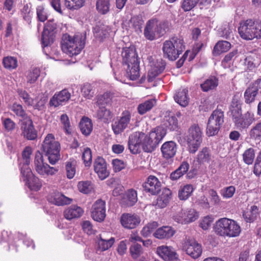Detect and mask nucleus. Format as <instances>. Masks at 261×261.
I'll return each mask as SVG.
<instances>
[{"instance_id": "1", "label": "nucleus", "mask_w": 261, "mask_h": 261, "mask_svg": "<svg viewBox=\"0 0 261 261\" xmlns=\"http://www.w3.org/2000/svg\"><path fill=\"white\" fill-rule=\"evenodd\" d=\"M163 127L155 128L149 135L141 132H134L128 138V146L130 152L138 154L142 149L144 151H152L163 138Z\"/></svg>"}, {"instance_id": "2", "label": "nucleus", "mask_w": 261, "mask_h": 261, "mask_svg": "<svg viewBox=\"0 0 261 261\" xmlns=\"http://www.w3.org/2000/svg\"><path fill=\"white\" fill-rule=\"evenodd\" d=\"M229 111L232 121L239 130L247 129L255 121L253 113L247 111L242 114L241 103L236 96H234L232 99Z\"/></svg>"}, {"instance_id": "3", "label": "nucleus", "mask_w": 261, "mask_h": 261, "mask_svg": "<svg viewBox=\"0 0 261 261\" xmlns=\"http://www.w3.org/2000/svg\"><path fill=\"white\" fill-rule=\"evenodd\" d=\"M123 62L127 65V76L136 80L140 76L139 62L134 47L123 48L122 51Z\"/></svg>"}, {"instance_id": "4", "label": "nucleus", "mask_w": 261, "mask_h": 261, "mask_svg": "<svg viewBox=\"0 0 261 261\" xmlns=\"http://www.w3.org/2000/svg\"><path fill=\"white\" fill-rule=\"evenodd\" d=\"M86 36L78 34L73 37L65 35L62 38L61 47L63 51L70 57L78 55L85 46Z\"/></svg>"}, {"instance_id": "5", "label": "nucleus", "mask_w": 261, "mask_h": 261, "mask_svg": "<svg viewBox=\"0 0 261 261\" xmlns=\"http://www.w3.org/2000/svg\"><path fill=\"white\" fill-rule=\"evenodd\" d=\"M215 231L220 236L233 238L240 234L241 227L236 221L222 218L216 221Z\"/></svg>"}, {"instance_id": "6", "label": "nucleus", "mask_w": 261, "mask_h": 261, "mask_svg": "<svg viewBox=\"0 0 261 261\" xmlns=\"http://www.w3.org/2000/svg\"><path fill=\"white\" fill-rule=\"evenodd\" d=\"M45 155L48 158L50 164L55 165L60 159V144L54 136L48 134L45 138L42 145Z\"/></svg>"}, {"instance_id": "7", "label": "nucleus", "mask_w": 261, "mask_h": 261, "mask_svg": "<svg viewBox=\"0 0 261 261\" xmlns=\"http://www.w3.org/2000/svg\"><path fill=\"white\" fill-rule=\"evenodd\" d=\"M186 140L191 153H195L202 142V133L197 124L192 125L189 128Z\"/></svg>"}, {"instance_id": "8", "label": "nucleus", "mask_w": 261, "mask_h": 261, "mask_svg": "<svg viewBox=\"0 0 261 261\" xmlns=\"http://www.w3.org/2000/svg\"><path fill=\"white\" fill-rule=\"evenodd\" d=\"M183 39L173 37L164 42V54L171 61H175L185 49Z\"/></svg>"}, {"instance_id": "9", "label": "nucleus", "mask_w": 261, "mask_h": 261, "mask_svg": "<svg viewBox=\"0 0 261 261\" xmlns=\"http://www.w3.org/2000/svg\"><path fill=\"white\" fill-rule=\"evenodd\" d=\"M224 122V112L216 109L211 115L206 127V135L208 136L216 135Z\"/></svg>"}, {"instance_id": "10", "label": "nucleus", "mask_w": 261, "mask_h": 261, "mask_svg": "<svg viewBox=\"0 0 261 261\" xmlns=\"http://www.w3.org/2000/svg\"><path fill=\"white\" fill-rule=\"evenodd\" d=\"M33 167L34 170L44 177L53 175L58 171V169L44 162L43 156L39 151L35 153Z\"/></svg>"}, {"instance_id": "11", "label": "nucleus", "mask_w": 261, "mask_h": 261, "mask_svg": "<svg viewBox=\"0 0 261 261\" xmlns=\"http://www.w3.org/2000/svg\"><path fill=\"white\" fill-rule=\"evenodd\" d=\"M57 24L54 20H48L45 24L42 34V44L43 52L47 55V49L54 42L55 38V31Z\"/></svg>"}, {"instance_id": "12", "label": "nucleus", "mask_w": 261, "mask_h": 261, "mask_svg": "<svg viewBox=\"0 0 261 261\" xmlns=\"http://www.w3.org/2000/svg\"><path fill=\"white\" fill-rule=\"evenodd\" d=\"M163 22L156 18L148 20L146 24L144 31L145 38L153 40L162 36Z\"/></svg>"}, {"instance_id": "13", "label": "nucleus", "mask_w": 261, "mask_h": 261, "mask_svg": "<svg viewBox=\"0 0 261 261\" xmlns=\"http://www.w3.org/2000/svg\"><path fill=\"white\" fill-rule=\"evenodd\" d=\"M255 29V21L249 19L240 23L238 32L242 39L251 40L256 38Z\"/></svg>"}, {"instance_id": "14", "label": "nucleus", "mask_w": 261, "mask_h": 261, "mask_svg": "<svg viewBox=\"0 0 261 261\" xmlns=\"http://www.w3.org/2000/svg\"><path fill=\"white\" fill-rule=\"evenodd\" d=\"M183 250L194 259L199 257L202 252L201 244L195 240L190 239L186 240L183 244Z\"/></svg>"}, {"instance_id": "15", "label": "nucleus", "mask_w": 261, "mask_h": 261, "mask_svg": "<svg viewBox=\"0 0 261 261\" xmlns=\"http://www.w3.org/2000/svg\"><path fill=\"white\" fill-rule=\"evenodd\" d=\"M130 114L128 111L123 112L120 118L114 121L112 124V129L115 135L121 133L129 124Z\"/></svg>"}, {"instance_id": "16", "label": "nucleus", "mask_w": 261, "mask_h": 261, "mask_svg": "<svg viewBox=\"0 0 261 261\" xmlns=\"http://www.w3.org/2000/svg\"><path fill=\"white\" fill-rule=\"evenodd\" d=\"M21 135L29 140H34L37 137V132L30 118H26L21 124Z\"/></svg>"}, {"instance_id": "17", "label": "nucleus", "mask_w": 261, "mask_h": 261, "mask_svg": "<svg viewBox=\"0 0 261 261\" xmlns=\"http://www.w3.org/2000/svg\"><path fill=\"white\" fill-rule=\"evenodd\" d=\"M161 182L158 178L153 175L148 176L143 185L144 190L151 195L158 194L161 191Z\"/></svg>"}, {"instance_id": "18", "label": "nucleus", "mask_w": 261, "mask_h": 261, "mask_svg": "<svg viewBox=\"0 0 261 261\" xmlns=\"http://www.w3.org/2000/svg\"><path fill=\"white\" fill-rule=\"evenodd\" d=\"M91 216L96 221L101 222L106 217V203L101 199L96 200L93 204Z\"/></svg>"}, {"instance_id": "19", "label": "nucleus", "mask_w": 261, "mask_h": 261, "mask_svg": "<svg viewBox=\"0 0 261 261\" xmlns=\"http://www.w3.org/2000/svg\"><path fill=\"white\" fill-rule=\"evenodd\" d=\"M140 217L135 214H123L120 217L121 225L126 228L133 229L140 223Z\"/></svg>"}, {"instance_id": "20", "label": "nucleus", "mask_w": 261, "mask_h": 261, "mask_svg": "<svg viewBox=\"0 0 261 261\" xmlns=\"http://www.w3.org/2000/svg\"><path fill=\"white\" fill-rule=\"evenodd\" d=\"M94 170L101 180H103L109 175V172L107 169V163L105 160L101 157H98L94 161Z\"/></svg>"}, {"instance_id": "21", "label": "nucleus", "mask_w": 261, "mask_h": 261, "mask_svg": "<svg viewBox=\"0 0 261 261\" xmlns=\"http://www.w3.org/2000/svg\"><path fill=\"white\" fill-rule=\"evenodd\" d=\"M260 82L261 79H258L246 89L244 93V98L246 103H250L254 100L259 89H261Z\"/></svg>"}, {"instance_id": "22", "label": "nucleus", "mask_w": 261, "mask_h": 261, "mask_svg": "<svg viewBox=\"0 0 261 261\" xmlns=\"http://www.w3.org/2000/svg\"><path fill=\"white\" fill-rule=\"evenodd\" d=\"M71 97L70 93L67 89H64L62 91L56 93L50 99L49 103L55 107L63 105L66 103Z\"/></svg>"}, {"instance_id": "23", "label": "nucleus", "mask_w": 261, "mask_h": 261, "mask_svg": "<svg viewBox=\"0 0 261 261\" xmlns=\"http://www.w3.org/2000/svg\"><path fill=\"white\" fill-rule=\"evenodd\" d=\"M176 152V145L172 141H167L164 143V159H166L168 161L164 160V164H170L173 162L172 158L175 154Z\"/></svg>"}, {"instance_id": "24", "label": "nucleus", "mask_w": 261, "mask_h": 261, "mask_svg": "<svg viewBox=\"0 0 261 261\" xmlns=\"http://www.w3.org/2000/svg\"><path fill=\"white\" fill-rule=\"evenodd\" d=\"M164 127L171 131L177 130L178 121L174 114L171 112H166L164 116Z\"/></svg>"}, {"instance_id": "25", "label": "nucleus", "mask_w": 261, "mask_h": 261, "mask_svg": "<svg viewBox=\"0 0 261 261\" xmlns=\"http://www.w3.org/2000/svg\"><path fill=\"white\" fill-rule=\"evenodd\" d=\"M49 201L58 206L69 204L72 202V199L68 198L60 192H54L49 198Z\"/></svg>"}, {"instance_id": "26", "label": "nucleus", "mask_w": 261, "mask_h": 261, "mask_svg": "<svg viewBox=\"0 0 261 261\" xmlns=\"http://www.w3.org/2000/svg\"><path fill=\"white\" fill-rule=\"evenodd\" d=\"M83 213L82 208L77 205H71L64 212V216L67 220H71L80 217Z\"/></svg>"}, {"instance_id": "27", "label": "nucleus", "mask_w": 261, "mask_h": 261, "mask_svg": "<svg viewBox=\"0 0 261 261\" xmlns=\"http://www.w3.org/2000/svg\"><path fill=\"white\" fill-rule=\"evenodd\" d=\"M137 191L133 189L128 190L124 194L122 202L127 206L134 205L137 201Z\"/></svg>"}, {"instance_id": "28", "label": "nucleus", "mask_w": 261, "mask_h": 261, "mask_svg": "<svg viewBox=\"0 0 261 261\" xmlns=\"http://www.w3.org/2000/svg\"><path fill=\"white\" fill-rule=\"evenodd\" d=\"M188 93V90L187 89L179 91L174 97L175 101L181 107H186L189 103V99Z\"/></svg>"}, {"instance_id": "29", "label": "nucleus", "mask_w": 261, "mask_h": 261, "mask_svg": "<svg viewBox=\"0 0 261 261\" xmlns=\"http://www.w3.org/2000/svg\"><path fill=\"white\" fill-rule=\"evenodd\" d=\"M218 85V79L215 76H212L201 84L200 87L203 91L208 92L215 89Z\"/></svg>"}, {"instance_id": "30", "label": "nucleus", "mask_w": 261, "mask_h": 261, "mask_svg": "<svg viewBox=\"0 0 261 261\" xmlns=\"http://www.w3.org/2000/svg\"><path fill=\"white\" fill-rule=\"evenodd\" d=\"M164 261H179V255L172 247L164 246Z\"/></svg>"}, {"instance_id": "31", "label": "nucleus", "mask_w": 261, "mask_h": 261, "mask_svg": "<svg viewBox=\"0 0 261 261\" xmlns=\"http://www.w3.org/2000/svg\"><path fill=\"white\" fill-rule=\"evenodd\" d=\"M156 101L155 99L152 98L139 105L138 107V113L143 115L145 114L147 112L150 111L155 105Z\"/></svg>"}, {"instance_id": "32", "label": "nucleus", "mask_w": 261, "mask_h": 261, "mask_svg": "<svg viewBox=\"0 0 261 261\" xmlns=\"http://www.w3.org/2000/svg\"><path fill=\"white\" fill-rule=\"evenodd\" d=\"M79 126L81 132L85 136L90 135L93 129L91 120L88 118H83L80 121Z\"/></svg>"}, {"instance_id": "33", "label": "nucleus", "mask_w": 261, "mask_h": 261, "mask_svg": "<svg viewBox=\"0 0 261 261\" xmlns=\"http://www.w3.org/2000/svg\"><path fill=\"white\" fill-rule=\"evenodd\" d=\"M97 117L103 122L107 123L111 120L113 115L111 112L105 107H99L97 113Z\"/></svg>"}, {"instance_id": "34", "label": "nucleus", "mask_w": 261, "mask_h": 261, "mask_svg": "<svg viewBox=\"0 0 261 261\" xmlns=\"http://www.w3.org/2000/svg\"><path fill=\"white\" fill-rule=\"evenodd\" d=\"M230 43L227 41H220L215 45L213 53L215 55L227 51L230 48Z\"/></svg>"}, {"instance_id": "35", "label": "nucleus", "mask_w": 261, "mask_h": 261, "mask_svg": "<svg viewBox=\"0 0 261 261\" xmlns=\"http://www.w3.org/2000/svg\"><path fill=\"white\" fill-rule=\"evenodd\" d=\"M144 21L141 16H134L132 17L129 21V27L134 29L137 33L142 32V26Z\"/></svg>"}, {"instance_id": "36", "label": "nucleus", "mask_w": 261, "mask_h": 261, "mask_svg": "<svg viewBox=\"0 0 261 261\" xmlns=\"http://www.w3.org/2000/svg\"><path fill=\"white\" fill-rule=\"evenodd\" d=\"M109 30L108 27L103 25L96 26L94 29V36L100 40H102L108 36Z\"/></svg>"}, {"instance_id": "37", "label": "nucleus", "mask_w": 261, "mask_h": 261, "mask_svg": "<svg viewBox=\"0 0 261 261\" xmlns=\"http://www.w3.org/2000/svg\"><path fill=\"white\" fill-rule=\"evenodd\" d=\"M65 170L67 177L72 179L75 175L76 172V161L74 160H69L65 163Z\"/></svg>"}, {"instance_id": "38", "label": "nucleus", "mask_w": 261, "mask_h": 261, "mask_svg": "<svg viewBox=\"0 0 261 261\" xmlns=\"http://www.w3.org/2000/svg\"><path fill=\"white\" fill-rule=\"evenodd\" d=\"M96 7L99 13L105 14L110 10V0H96Z\"/></svg>"}, {"instance_id": "39", "label": "nucleus", "mask_w": 261, "mask_h": 261, "mask_svg": "<svg viewBox=\"0 0 261 261\" xmlns=\"http://www.w3.org/2000/svg\"><path fill=\"white\" fill-rule=\"evenodd\" d=\"M10 110L17 117H21L24 120L26 118H29L27 116L22 106L16 103H13L9 107Z\"/></svg>"}, {"instance_id": "40", "label": "nucleus", "mask_w": 261, "mask_h": 261, "mask_svg": "<svg viewBox=\"0 0 261 261\" xmlns=\"http://www.w3.org/2000/svg\"><path fill=\"white\" fill-rule=\"evenodd\" d=\"M193 187L191 185H187L178 191V197L181 200H187L193 192Z\"/></svg>"}, {"instance_id": "41", "label": "nucleus", "mask_w": 261, "mask_h": 261, "mask_svg": "<svg viewBox=\"0 0 261 261\" xmlns=\"http://www.w3.org/2000/svg\"><path fill=\"white\" fill-rule=\"evenodd\" d=\"M211 158V150L207 147H203L197 155V160L200 163H208Z\"/></svg>"}, {"instance_id": "42", "label": "nucleus", "mask_w": 261, "mask_h": 261, "mask_svg": "<svg viewBox=\"0 0 261 261\" xmlns=\"http://www.w3.org/2000/svg\"><path fill=\"white\" fill-rule=\"evenodd\" d=\"M251 139L259 140L261 138V120L252 127L249 132Z\"/></svg>"}, {"instance_id": "43", "label": "nucleus", "mask_w": 261, "mask_h": 261, "mask_svg": "<svg viewBox=\"0 0 261 261\" xmlns=\"http://www.w3.org/2000/svg\"><path fill=\"white\" fill-rule=\"evenodd\" d=\"M115 242V239L113 237L107 239L103 238V236L100 235V240L98 241V245L102 250H106L110 248Z\"/></svg>"}, {"instance_id": "44", "label": "nucleus", "mask_w": 261, "mask_h": 261, "mask_svg": "<svg viewBox=\"0 0 261 261\" xmlns=\"http://www.w3.org/2000/svg\"><path fill=\"white\" fill-rule=\"evenodd\" d=\"M158 226V223L155 221L148 223L141 230V234L144 237H147L156 230Z\"/></svg>"}, {"instance_id": "45", "label": "nucleus", "mask_w": 261, "mask_h": 261, "mask_svg": "<svg viewBox=\"0 0 261 261\" xmlns=\"http://www.w3.org/2000/svg\"><path fill=\"white\" fill-rule=\"evenodd\" d=\"M26 181L29 185V188L32 190L36 191H38L42 186V184L40 179L34 175H33Z\"/></svg>"}, {"instance_id": "46", "label": "nucleus", "mask_w": 261, "mask_h": 261, "mask_svg": "<svg viewBox=\"0 0 261 261\" xmlns=\"http://www.w3.org/2000/svg\"><path fill=\"white\" fill-rule=\"evenodd\" d=\"M4 67L9 70L15 69L17 66V59L14 57H6L3 59Z\"/></svg>"}, {"instance_id": "47", "label": "nucleus", "mask_w": 261, "mask_h": 261, "mask_svg": "<svg viewBox=\"0 0 261 261\" xmlns=\"http://www.w3.org/2000/svg\"><path fill=\"white\" fill-rule=\"evenodd\" d=\"M244 162L248 165L253 163L255 158L254 150L252 148L247 149L243 154Z\"/></svg>"}, {"instance_id": "48", "label": "nucleus", "mask_w": 261, "mask_h": 261, "mask_svg": "<svg viewBox=\"0 0 261 261\" xmlns=\"http://www.w3.org/2000/svg\"><path fill=\"white\" fill-rule=\"evenodd\" d=\"M40 71L37 68H33L28 71L27 75L28 83L30 84L34 83L40 76Z\"/></svg>"}, {"instance_id": "49", "label": "nucleus", "mask_w": 261, "mask_h": 261, "mask_svg": "<svg viewBox=\"0 0 261 261\" xmlns=\"http://www.w3.org/2000/svg\"><path fill=\"white\" fill-rule=\"evenodd\" d=\"M85 0H65V5L69 9H78L82 7Z\"/></svg>"}, {"instance_id": "50", "label": "nucleus", "mask_w": 261, "mask_h": 261, "mask_svg": "<svg viewBox=\"0 0 261 261\" xmlns=\"http://www.w3.org/2000/svg\"><path fill=\"white\" fill-rule=\"evenodd\" d=\"M200 0H183L181 8L184 12L192 10L199 3Z\"/></svg>"}, {"instance_id": "51", "label": "nucleus", "mask_w": 261, "mask_h": 261, "mask_svg": "<svg viewBox=\"0 0 261 261\" xmlns=\"http://www.w3.org/2000/svg\"><path fill=\"white\" fill-rule=\"evenodd\" d=\"M79 190L84 194L90 192L93 188L91 183L89 181H81L78 183Z\"/></svg>"}, {"instance_id": "52", "label": "nucleus", "mask_w": 261, "mask_h": 261, "mask_svg": "<svg viewBox=\"0 0 261 261\" xmlns=\"http://www.w3.org/2000/svg\"><path fill=\"white\" fill-rule=\"evenodd\" d=\"M129 251L133 258H137L143 253L142 248L141 245L134 243L129 248Z\"/></svg>"}, {"instance_id": "53", "label": "nucleus", "mask_w": 261, "mask_h": 261, "mask_svg": "<svg viewBox=\"0 0 261 261\" xmlns=\"http://www.w3.org/2000/svg\"><path fill=\"white\" fill-rule=\"evenodd\" d=\"M82 92L83 96L88 99L91 98L93 96L94 92L93 86L89 83H86L83 85Z\"/></svg>"}, {"instance_id": "54", "label": "nucleus", "mask_w": 261, "mask_h": 261, "mask_svg": "<svg viewBox=\"0 0 261 261\" xmlns=\"http://www.w3.org/2000/svg\"><path fill=\"white\" fill-rule=\"evenodd\" d=\"M60 121L66 134H70L71 132V129L68 116L65 114H62L60 117Z\"/></svg>"}, {"instance_id": "55", "label": "nucleus", "mask_w": 261, "mask_h": 261, "mask_svg": "<svg viewBox=\"0 0 261 261\" xmlns=\"http://www.w3.org/2000/svg\"><path fill=\"white\" fill-rule=\"evenodd\" d=\"M186 223H189L195 221L199 217L198 213L194 209L191 208L186 210Z\"/></svg>"}, {"instance_id": "56", "label": "nucleus", "mask_w": 261, "mask_h": 261, "mask_svg": "<svg viewBox=\"0 0 261 261\" xmlns=\"http://www.w3.org/2000/svg\"><path fill=\"white\" fill-rule=\"evenodd\" d=\"M82 158L86 166H90L92 162V153L89 148L86 147L84 149Z\"/></svg>"}, {"instance_id": "57", "label": "nucleus", "mask_w": 261, "mask_h": 261, "mask_svg": "<svg viewBox=\"0 0 261 261\" xmlns=\"http://www.w3.org/2000/svg\"><path fill=\"white\" fill-rule=\"evenodd\" d=\"M32 148L30 146L26 147L22 153L23 164L29 165L31 161V156L32 154Z\"/></svg>"}, {"instance_id": "58", "label": "nucleus", "mask_w": 261, "mask_h": 261, "mask_svg": "<svg viewBox=\"0 0 261 261\" xmlns=\"http://www.w3.org/2000/svg\"><path fill=\"white\" fill-rule=\"evenodd\" d=\"M47 100L46 97L41 96L40 97H38L36 100H34V104L32 106L36 109L41 110L44 108Z\"/></svg>"}, {"instance_id": "59", "label": "nucleus", "mask_w": 261, "mask_h": 261, "mask_svg": "<svg viewBox=\"0 0 261 261\" xmlns=\"http://www.w3.org/2000/svg\"><path fill=\"white\" fill-rule=\"evenodd\" d=\"M243 217L246 222L251 223L256 219L257 213L250 211H247L243 213Z\"/></svg>"}, {"instance_id": "60", "label": "nucleus", "mask_w": 261, "mask_h": 261, "mask_svg": "<svg viewBox=\"0 0 261 261\" xmlns=\"http://www.w3.org/2000/svg\"><path fill=\"white\" fill-rule=\"evenodd\" d=\"M21 173L24 177V180H28L34 175L29 165H27L26 164H23V166L21 168Z\"/></svg>"}, {"instance_id": "61", "label": "nucleus", "mask_w": 261, "mask_h": 261, "mask_svg": "<svg viewBox=\"0 0 261 261\" xmlns=\"http://www.w3.org/2000/svg\"><path fill=\"white\" fill-rule=\"evenodd\" d=\"M21 15L23 19L26 21H27L28 22H30L32 17V14L31 12V8L28 5L24 6L23 8L22 9Z\"/></svg>"}, {"instance_id": "62", "label": "nucleus", "mask_w": 261, "mask_h": 261, "mask_svg": "<svg viewBox=\"0 0 261 261\" xmlns=\"http://www.w3.org/2000/svg\"><path fill=\"white\" fill-rule=\"evenodd\" d=\"M20 97L23 100L24 102L29 106L33 105L34 104V100L31 98L28 93L24 91H20L19 92Z\"/></svg>"}, {"instance_id": "63", "label": "nucleus", "mask_w": 261, "mask_h": 261, "mask_svg": "<svg viewBox=\"0 0 261 261\" xmlns=\"http://www.w3.org/2000/svg\"><path fill=\"white\" fill-rule=\"evenodd\" d=\"M37 15L38 19L42 22H44L47 19L46 13L45 12L44 8L43 6H39L37 8Z\"/></svg>"}, {"instance_id": "64", "label": "nucleus", "mask_w": 261, "mask_h": 261, "mask_svg": "<svg viewBox=\"0 0 261 261\" xmlns=\"http://www.w3.org/2000/svg\"><path fill=\"white\" fill-rule=\"evenodd\" d=\"M253 172L256 175H259L261 173V151L256 159Z\"/></svg>"}]
</instances>
